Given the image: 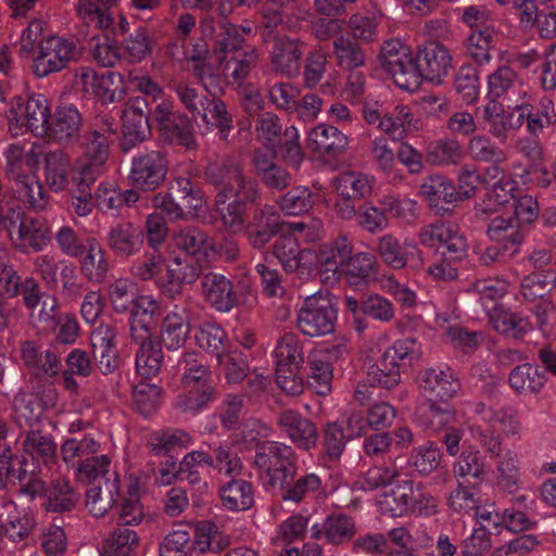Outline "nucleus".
<instances>
[{
  "mask_svg": "<svg viewBox=\"0 0 556 556\" xmlns=\"http://www.w3.org/2000/svg\"><path fill=\"white\" fill-rule=\"evenodd\" d=\"M251 466L268 485L281 491L283 502L307 503L323 493V479L317 473L296 475L298 455L286 443L263 444L257 448Z\"/></svg>",
  "mask_w": 556,
  "mask_h": 556,
  "instance_id": "f257e3e1",
  "label": "nucleus"
},
{
  "mask_svg": "<svg viewBox=\"0 0 556 556\" xmlns=\"http://www.w3.org/2000/svg\"><path fill=\"white\" fill-rule=\"evenodd\" d=\"M108 159V140L104 134L92 131L86 139L84 154L76 160L72 170V206L78 216H87L92 212L94 202L90 186L94 182L100 168Z\"/></svg>",
  "mask_w": 556,
  "mask_h": 556,
  "instance_id": "f03ea898",
  "label": "nucleus"
},
{
  "mask_svg": "<svg viewBox=\"0 0 556 556\" xmlns=\"http://www.w3.org/2000/svg\"><path fill=\"white\" fill-rule=\"evenodd\" d=\"M11 84H0V101L10 102L5 113L8 127L13 136L30 131L36 137L46 138L51 132V109L43 94H31L27 100L10 93Z\"/></svg>",
  "mask_w": 556,
  "mask_h": 556,
  "instance_id": "7ed1b4c3",
  "label": "nucleus"
},
{
  "mask_svg": "<svg viewBox=\"0 0 556 556\" xmlns=\"http://www.w3.org/2000/svg\"><path fill=\"white\" fill-rule=\"evenodd\" d=\"M131 273L138 279L154 280L163 293L174 298L180 292L182 283H191L197 279L199 268L188 265L180 257L165 260L161 254H150L138 260Z\"/></svg>",
  "mask_w": 556,
  "mask_h": 556,
  "instance_id": "20e7f679",
  "label": "nucleus"
},
{
  "mask_svg": "<svg viewBox=\"0 0 556 556\" xmlns=\"http://www.w3.org/2000/svg\"><path fill=\"white\" fill-rule=\"evenodd\" d=\"M420 356V344L407 337L396 340L387 348L380 359L368 367L367 379L370 384L393 389L401 381V368L410 365Z\"/></svg>",
  "mask_w": 556,
  "mask_h": 556,
  "instance_id": "39448f33",
  "label": "nucleus"
},
{
  "mask_svg": "<svg viewBox=\"0 0 556 556\" xmlns=\"http://www.w3.org/2000/svg\"><path fill=\"white\" fill-rule=\"evenodd\" d=\"M197 345L215 357L231 384L243 379L241 353L230 343L225 330L215 324H204L194 334Z\"/></svg>",
  "mask_w": 556,
  "mask_h": 556,
  "instance_id": "423d86ee",
  "label": "nucleus"
},
{
  "mask_svg": "<svg viewBox=\"0 0 556 556\" xmlns=\"http://www.w3.org/2000/svg\"><path fill=\"white\" fill-rule=\"evenodd\" d=\"M338 308L327 291L306 296L298 308L296 326L307 337H323L334 331Z\"/></svg>",
  "mask_w": 556,
  "mask_h": 556,
  "instance_id": "0eeeda50",
  "label": "nucleus"
},
{
  "mask_svg": "<svg viewBox=\"0 0 556 556\" xmlns=\"http://www.w3.org/2000/svg\"><path fill=\"white\" fill-rule=\"evenodd\" d=\"M79 55L80 50L74 41L60 36H49L38 45L37 55L31 65L33 72L39 78L47 77L63 70Z\"/></svg>",
  "mask_w": 556,
  "mask_h": 556,
  "instance_id": "6e6552de",
  "label": "nucleus"
},
{
  "mask_svg": "<svg viewBox=\"0 0 556 556\" xmlns=\"http://www.w3.org/2000/svg\"><path fill=\"white\" fill-rule=\"evenodd\" d=\"M8 220L9 237L17 249L24 252L39 251L48 243L50 231L42 218L12 211Z\"/></svg>",
  "mask_w": 556,
  "mask_h": 556,
  "instance_id": "1a4fd4ad",
  "label": "nucleus"
},
{
  "mask_svg": "<svg viewBox=\"0 0 556 556\" xmlns=\"http://www.w3.org/2000/svg\"><path fill=\"white\" fill-rule=\"evenodd\" d=\"M417 238L421 245L443 249L442 256L448 254L451 260H462L466 256V239L452 223L440 220L426 225L418 230Z\"/></svg>",
  "mask_w": 556,
  "mask_h": 556,
  "instance_id": "9d476101",
  "label": "nucleus"
},
{
  "mask_svg": "<svg viewBox=\"0 0 556 556\" xmlns=\"http://www.w3.org/2000/svg\"><path fill=\"white\" fill-rule=\"evenodd\" d=\"M351 253L352 240L345 235H339L331 244L314 251L313 265L317 267L323 283L332 285L339 280Z\"/></svg>",
  "mask_w": 556,
  "mask_h": 556,
  "instance_id": "9b49d317",
  "label": "nucleus"
},
{
  "mask_svg": "<svg viewBox=\"0 0 556 556\" xmlns=\"http://www.w3.org/2000/svg\"><path fill=\"white\" fill-rule=\"evenodd\" d=\"M420 389L432 401L447 402L460 390V382L448 366L426 368L419 374Z\"/></svg>",
  "mask_w": 556,
  "mask_h": 556,
  "instance_id": "f8f14e48",
  "label": "nucleus"
},
{
  "mask_svg": "<svg viewBox=\"0 0 556 556\" xmlns=\"http://www.w3.org/2000/svg\"><path fill=\"white\" fill-rule=\"evenodd\" d=\"M346 353L343 344H332L313 350L307 357L308 381L319 393L328 391L332 380V363Z\"/></svg>",
  "mask_w": 556,
  "mask_h": 556,
  "instance_id": "ddd939ff",
  "label": "nucleus"
},
{
  "mask_svg": "<svg viewBox=\"0 0 556 556\" xmlns=\"http://www.w3.org/2000/svg\"><path fill=\"white\" fill-rule=\"evenodd\" d=\"M56 447L49 435L31 430L23 441V460L21 470L24 475H35L41 465H49L55 459Z\"/></svg>",
  "mask_w": 556,
  "mask_h": 556,
  "instance_id": "4468645a",
  "label": "nucleus"
},
{
  "mask_svg": "<svg viewBox=\"0 0 556 556\" xmlns=\"http://www.w3.org/2000/svg\"><path fill=\"white\" fill-rule=\"evenodd\" d=\"M416 55L424 79L440 84L453 68L450 50L439 41L427 42L418 49Z\"/></svg>",
  "mask_w": 556,
  "mask_h": 556,
  "instance_id": "2eb2a0df",
  "label": "nucleus"
},
{
  "mask_svg": "<svg viewBox=\"0 0 556 556\" xmlns=\"http://www.w3.org/2000/svg\"><path fill=\"white\" fill-rule=\"evenodd\" d=\"M154 118L160 125L161 135L166 140L187 149L194 147V136L189 119L175 115L169 102L162 101L156 105Z\"/></svg>",
  "mask_w": 556,
  "mask_h": 556,
  "instance_id": "dca6fc26",
  "label": "nucleus"
},
{
  "mask_svg": "<svg viewBox=\"0 0 556 556\" xmlns=\"http://www.w3.org/2000/svg\"><path fill=\"white\" fill-rule=\"evenodd\" d=\"M277 425L299 448L308 451L317 442V429L305 416L294 409H283L277 417Z\"/></svg>",
  "mask_w": 556,
  "mask_h": 556,
  "instance_id": "f3484780",
  "label": "nucleus"
},
{
  "mask_svg": "<svg viewBox=\"0 0 556 556\" xmlns=\"http://www.w3.org/2000/svg\"><path fill=\"white\" fill-rule=\"evenodd\" d=\"M165 174V162L159 152L140 154L132 160L130 179L137 188L152 190L164 180Z\"/></svg>",
  "mask_w": 556,
  "mask_h": 556,
  "instance_id": "a211bd4d",
  "label": "nucleus"
},
{
  "mask_svg": "<svg viewBox=\"0 0 556 556\" xmlns=\"http://www.w3.org/2000/svg\"><path fill=\"white\" fill-rule=\"evenodd\" d=\"M146 108L144 99L135 98L127 102L123 111V146L125 150H129L136 143L144 140L149 134Z\"/></svg>",
  "mask_w": 556,
  "mask_h": 556,
  "instance_id": "6ab92c4d",
  "label": "nucleus"
},
{
  "mask_svg": "<svg viewBox=\"0 0 556 556\" xmlns=\"http://www.w3.org/2000/svg\"><path fill=\"white\" fill-rule=\"evenodd\" d=\"M486 235L491 241L501 245L503 254L511 257L519 252L525 240L523 229L513 217L496 216L491 219Z\"/></svg>",
  "mask_w": 556,
  "mask_h": 556,
  "instance_id": "aec40b11",
  "label": "nucleus"
},
{
  "mask_svg": "<svg viewBox=\"0 0 556 556\" xmlns=\"http://www.w3.org/2000/svg\"><path fill=\"white\" fill-rule=\"evenodd\" d=\"M273 254L287 273L309 269L314 263V251L311 249L300 250L293 236L278 237L273 245Z\"/></svg>",
  "mask_w": 556,
  "mask_h": 556,
  "instance_id": "412c9836",
  "label": "nucleus"
},
{
  "mask_svg": "<svg viewBox=\"0 0 556 556\" xmlns=\"http://www.w3.org/2000/svg\"><path fill=\"white\" fill-rule=\"evenodd\" d=\"M23 296L30 316L40 323L48 325L54 324L55 313L58 308V300L55 296L41 293L37 283L31 278H26L23 283Z\"/></svg>",
  "mask_w": 556,
  "mask_h": 556,
  "instance_id": "4be33fe9",
  "label": "nucleus"
},
{
  "mask_svg": "<svg viewBox=\"0 0 556 556\" xmlns=\"http://www.w3.org/2000/svg\"><path fill=\"white\" fill-rule=\"evenodd\" d=\"M174 244L197 263L211 261L217 255V249L210 237L195 228L184 229L174 237ZM199 266L198 264H193ZM200 269V267H198Z\"/></svg>",
  "mask_w": 556,
  "mask_h": 556,
  "instance_id": "5701e85b",
  "label": "nucleus"
},
{
  "mask_svg": "<svg viewBox=\"0 0 556 556\" xmlns=\"http://www.w3.org/2000/svg\"><path fill=\"white\" fill-rule=\"evenodd\" d=\"M308 144L314 152L333 157L343 154L349 138L332 125L318 124L309 131Z\"/></svg>",
  "mask_w": 556,
  "mask_h": 556,
  "instance_id": "b1692460",
  "label": "nucleus"
},
{
  "mask_svg": "<svg viewBox=\"0 0 556 556\" xmlns=\"http://www.w3.org/2000/svg\"><path fill=\"white\" fill-rule=\"evenodd\" d=\"M7 174L11 179L24 175L26 170H36L41 156L42 147L31 144L28 149L20 143L10 144L4 153Z\"/></svg>",
  "mask_w": 556,
  "mask_h": 556,
  "instance_id": "393cba45",
  "label": "nucleus"
},
{
  "mask_svg": "<svg viewBox=\"0 0 556 556\" xmlns=\"http://www.w3.org/2000/svg\"><path fill=\"white\" fill-rule=\"evenodd\" d=\"M160 304L150 295H140L134 300L130 315V330L134 339H149L156 324Z\"/></svg>",
  "mask_w": 556,
  "mask_h": 556,
  "instance_id": "a878e982",
  "label": "nucleus"
},
{
  "mask_svg": "<svg viewBox=\"0 0 556 556\" xmlns=\"http://www.w3.org/2000/svg\"><path fill=\"white\" fill-rule=\"evenodd\" d=\"M302 45L289 37L275 38L271 62L275 70L288 77L300 73Z\"/></svg>",
  "mask_w": 556,
  "mask_h": 556,
  "instance_id": "bb28decb",
  "label": "nucleus"
},
{
  "mask_svg": "<svg viewBox=\"0 0 556 556\" xmlns=\"http://www.w3.org/2000/svg\"><path fill=\"white\" fill-rule=\"evenodd\" d=\"M118 494V478L116 476L105 478L87 490L86 507L92 516L102 517L113 507Z\"/></svg>",
  "mask_w": 556,
  "mask_h": 556,
  "instance_id": "cd10ccee",
  "label": "nucleus"
},
{
  "mask_svg": "<svg viewBox=\"0 0 556 556\" xmlns=\"http://www.w3.org/2000/svg\"><path fill=\"white\" fill-rule=\"evenodd\" d=\"M455 420V410L447 402L429 400L416 409L415 421L425 431L439 432Z\"/></svg>",
  "mask_w": 556,
  "mask_h": 556,
  "instance_id": "c85d7f7f",
  "label": "nucleus"
},
{
  "mask_svg": "<svg viewBox=\"0 0 556 556\" xmlns=\"http://www.w3.org/2000/svg\"><path fill=\"white\" fill-rule=\"evenodd\" d=\"M45 161V181L54 192L65 190L72 179L73 166L70 159L60 150L45 151L41 156Z\"/></svg>",
  "mask_w": 556,
  "mask_h": 556,
  "instance_id": "c756f323",
  "label": "nucleus"
},
{
  "mask_svg": "<svg viewBox=\"0 0 556 556\" xmlns=\"http://www.w3.org/2000/svg\"><path fill=\"white\" fill-rule=\"evenodd\" d=\"M416 484L413 481H402L384 493L378 501L382 514L399 517L412 514Z\"/></svg>",
  "mask_w": 556,
  "mask_h": 556,
  "instance_id": "7c9ffc66",
  "label": "nucleus"
},
{
  "mask_svg": "<svg viewBox=\"0 0 556 556\" xmlns=\"http://www.w3.org/2000/svg\"><path fill=\"white\" fill-rule=\"evenodd\" d=\"M114 339V329L103 324L97 327L90 336L94 359L99 363L104 374L111 372L117 364Z\"/></svg>",
  "mask_w": 556,
  "mask_h": 556,
  "instance_id": "2f4dec72",
  "label": "nucleus"
},
{
  "mask_svg": "<svg viewBox=\"0 0 556 556\" xmlns=\"http://www.w3.org/2000/svg\"><path fill=\"white\" fill-rule=\"evenodd\" d=\"M397 459L399 457L389 458L380 465L370 467L356 478L353 483L354 490L369 492L391 484L401 475Z\"/></svg>",
  "mask_w": 556,
  "mask_h": 556,
  "instance_id": "473e14b6",
  "label": "nucleus"
},
{
  "mask_svg": "<svg viewBox=\"0 0 556 556\" xmlns=\"http://www.w3.org/2000/svg\"><path fill=\"white\" fill-rule=\"evenodd\" d=\"M277 216L271 207L264 206L254 210V215L245 227V236L253 248L261 249L277 233Z\"/></svg>",
  "mask_w": 556,
  "mask_h": 556,
  "instance_id": "72a5a7b5",
  "label": "nucleus"
},
{
  "mask_svg": "<svg viewBox=\"0 0 556 556\" xmlns=\"http://www.w3.org/2000/svg\"><path fill=\"white\" fill-rule=\"evenodd\" d=\"M216 205L224 226L235 233L241 231L243 204L240 190L225 187L217 194Z\"/></svg>",
  "mask_w": 556,
  "mask_h": 556,
  "instance_id": "f704fd0d",
  "label": "nucleus"
},
{
  "mask_svg": "<svg viewBox=\"0 0 556 556\" xmlns=\"http://www.w3.org/2000/svg\"><path fill=\"white\" fill-rule=\"evenodd\" d=\"M206 301L219 312H229L235 305L236 298L230 280L219 274H207L202 281Z\"/></svg>",
  "mask_w": 556,
  "mask_h": 556,
  "instance_id": "c9c22d12",
  "label": "nucleus"
},
{
  "mask_svg": "<svg viewBox=\"0 0 556 556\" xmlns=\"http://www.w3.org/2000/svg\"><path fill=\"white\" fill-rule=\"evenodd\" d=\"M332 186L339 197L362 200L371 194L374 178L362 172H343L333 178Z\"/></svg>",
  "mask_w": 556,
  "mask_h": 556,
  "instance_id": "e433bc0d",
  "label": "nucleus"
},
{
  "mask_svg": "<svg viewBox=\"0 0 556 556\" xmlns=\"http://www.w3.org/2000/svg\"><path fill=\"white\" fill-rule=\"evenodd\" d=\"M34 523L30 513L18 508L13 503L5 504L0 514V525L12 541H20L27 536L33 530Z\"/></svg>",
  "mask_w": 556,
  "mask_h": 556,
  "instance_id": "4c0bfd02",
  "label": "nucleus"
},
{
  "mask_svg": "<svg viewBox=\"0 0 556 556\" xmlns=\"http://www.w3.org/2000/svg\"><path fill=\"white\" fill-rule=\"evenodd\" d=\"M414 115L407 105H396L384 112V119L380 123V131L391 140H403L409 131L416 129Z\"/></svg>",
  "mask_w": 556,
  "mask_h": 556,
  "instance_id": "58836bf2",
  "label": "nucleus"
},
{
  "mask_svg": "<svg viewBox=\"0 0 556 556\" xmlns=\"http://www.w3.org/2000/svg\"><path fill=\"white\" fill-rule=\"evenodd\" d=\"M80 268L87 279L100 282L104 279L109 265L100 244L91 238L85 240V247L77 256Z\"/></svg>",
  "mask_w": 556,
  "mask_h": 556,
  "instance_id": "ea45409f",
  "label": "nucleus"
},
{
  "mask_svg": "<svg viewBox=\"0 0 556 556\" xmlns=\"http://www.w3.org/2000/svg\"><path fill=\"white\" fill-rule=\"evenodd\" d=\"M189 323L184 311H172L163 320L161 339L167 350L180 349L189 334Z\"/></svg>",
  "mask_w": 556,
  "mask_h": 556,
  "instance_id": "a19ab883",
  "label": "nucleus"
},
{
  "mask_svg": "<svg viewBox=\"0 0 556 556\" xmlns=\"http://www.w3.org/2000/svg\"><path fill=\"white\" fill-rule=\"evenodd\" d=\"M332 45L338 66L342 71H356L365 66V52L354 38L339 35L334 38Z\"/></svg>",
  "mask_w": 556,
  "mask_h": 556,
  "instance_id": "79ce46f5",
  "label": "nucleus"
},
{
  "mask_svg": "<svg viewBox=\"0 0 556 556\" xmlns=\"http://www.w3.org/2000/svg\"><path fill=\"white\" fill-rule=\"evenodd\" d=\"M193 547L204 553H218L229 545V538L224 534L217 525L201 521L194 526Z\"/></svg>",
  "mask_w": 556,
  "mask_h": 556,
  "instance_id": "37998d69",
  "label": "nucleus"
},
{
  "mask_svg": "<svg viewBox=\"0 0 556 556\" xmlns=\"http://www.w3.org/2000/svg\"><path fill=\"white\" fill-rule=\"evenodd\" d=\"M12 180L15 182L16 192L21 201L36 211H42L48 207L49 197L43 191V187L34 170L15 177Z\"/></svg>",
  "mask_w": 556,
  "mask_h": 556,
  "instance_id": "c03bdc74",
  "label": "nucleus"
},
{
  "mask_svg": "<svg viewBox=\"0 0 556 556\" xmlns=\"http://www.w3.org/2000/svg\"><path fill=\"white\" fill-rule=\"evenodd\" d=\"M508 381L517 393L529 394L539 392L544 387L546 379L539 367L525 363L511 370Z\"/></svg>",
  "mask_w": 556,
  "mask_h": 556,
  "instance_id": "a18cd8bd",
  "label": "nucleus"
},
{
  "mask_svg": "<svg viewBox=\"0 0 556 556\" xmlns=\"http://www.w3.org/2000/svg\"><path fill=\"white\" fill-rule=\"evenodd\" d=\"M200 111L195 113L202 117V122L206 130L217 128L223 137H226L231 128V118L223 102L206 98V100H199Z\"/></svg>",
  "mask_w": 556,
  "mask_h": 556,
  "instance_id": "49530a36",
  "label": "nucleus"
},
{
  "mask_svg": "<svg viewBox=\"0 0 556 556\" xmlns=\"http://www.w3.org/2000/svg\"><path fill=\"white\" fill-rule=\"evenodd\" d=\"M417 55L412 53L401 60L396 65L390 66L386 70L392 78L394 84L406 91H415L419 88L424 79L421 71H419Z\"/></svg>",
  "mask_w": 556,
  "mask_h": 556,
  "instance_id": "de8ad7c7",
  "label": "nucleus"
},
{
  "mask_svg": "<svg viewBox=\"0 0 556 556\" xmlns=\"http://www.w3.org/2000/svg\"><path fill=\"white\" fill-rule=\"evenodd\" d=\"M491 324L495 331L513 339H521L533 329L528 317L510 311L492 316Z\"/></svg>",
  "mask_w": 556,
  "mask_h": 556,
  "instance_id": "09e8293b",
  "label": "nucleus"
},
{
  "mask_svg": "<svg viewBox=\"0 0 556 556\" xmlns=\"http://www.w3.org/2000/svg\"><path fill=\"white\" fill-rule=\"evenodd\" d=\"M326 540L334 545L350 542L357 533L355 520L345 514H331L324 520Z\"/></svg>",
  "mask_w": 556,
  "mask_h": 556,
  "instance_id": "8fccbe9b",
  "label": "nucleus"
},
{
  "mask_svg": "<svg viewBox=\"0 0 556 556\" xmlns=\"http://www.w3.org/2000/svg\"><path fill=\"white\" fill-rule=\"evenodd\" d=\"M81 125L78 110L73 105H61L56 110L55 118L51 122V132L48 138L66 140L76 136Z\"/></svg>",
  "mask_w": 556,
  "mask_h": 556,
  "instance_id": "3c124183",
  "label": "nucleus"
},
{
  "mask_svg": "<svg viewBox=\"0 0 556 556\" xmlns=\"http://www.w3.org/2000/svg\"><path fill=\"white\" fill-rule=\"evenodd\" d=\"M140 349L136 356L137 372L143 378L156 376L161 368L163 353L157 343L149 339H136Z\"/></svg>",
  "mask_w": 556,
  "mask_h": 556,
  "instance_id": "603ef678",
  "label": "nucleus"
},
{
  "mask_svg": "<svg viewBox=\"0 0 556 556\" xmlns=\"http://www.w3.org/2000/svg\"><path fill=\"white\" fill-rule=\"evenodd\" d=\"M469 156L477 162L500 164L506 161L507 155L495 142L485 135H476L467 144Z\"/></svg>",
  "mask_w": 556,
  "mask_h": 556,
  "instance_id": "864d4df0",
  "label": "nucleus"
},
{
  "mask_svg": "<svg viewBox=\"0 0 556 556\" xmlns=\"http://www.w3.org/2000/svg\"><path fill=\"white\" fill-rule=\"evenodd\" d=\"M152 39L146 28L136 29L122 43V59L135 64L143 61L152 51Z\"/></svg>",
  "mask_w": 556,
  "mask_h": 556,
  "instance_id": "5fc2aeb1",
  "label": "nucleus"
},
{
  "mask_svg": "<svg viewBox=\"0 0 556 556\" xmlns=\"http://www.w3.org/2000/svg\"><path fill=\"white\" fill-rule=\"evenodd\" d=\"M419 192L431 202L442 200L446 203H453L460 200L454 184L440 175H433L426 179L421 184Z\"/></svg>",
  "mask_w": 556,
  "mask_h": 556,
  "instance_id": "6e6d98bb",
  "label": "nucleus"
},
{
  "mask_svg": "<svg viewBox=\"0 0 556 556\" xmlns=\"http://www.w3.org/2000/svg\"><path fill=\"white\" fill-rule=\"evenodd\" d=\"M214 394V387H184V392L177 396L175 405L181 412L198 414L207 407L208 403L213 401Z\"/></svg>",
  "mask_w": 556,
  "mask_h": 556,
  "instance_id": "4d7b16f0",
  "label": "nucleus"
},
{
  "mask_svg": "<svg viewBox=\"0 0 556 556\" xmlns=\"http://www.w3.org/2000/svg\"><path fill=\"white\" fill-rule=\"evenodd\" d=\"M138 542L139 539L135 531L118 528L104 540L101 553L104 556H129Z\"/></svg>",
  "mask_w": 556,
  "mask_h": 556,
  "instance_id": "13d9d810",
  "label": "nucleus"
},
{
  "mask_svg": "<svg viewBox=\"0 0 556 556\" xmlns=\"http://www.w3.org/2000/svg\"><path fill=\"white\" fill-rule=\"evenodd\" d=\"M181 363L184 364V387H214L212 384V375L210 369L197 359L195 353H185Z\"/></svg>",
  "mask_w": 556,
  "mask_h": 556,
  "instance_id": "bf43d9fd",
  "label": "nucleus"
},
{
  "mask_svg": "<svg viewBox=\"0 0 556 556\" xmlns=\"http://www.w3.org/2000/svg\"><path fill=\"white\" fill-rule=\"evenodd\" d=\"M274 355L276 365H302L304 353L300 338L292 332L282 334L276 344Z\"/></svg>",
  "mask_w": 556,
  "mask_h": 556,
  "instance_id": "052dcab7",
  "label": "nucleus"
},
{
  "mask_svg": "<svg viewBox=\"0 0 556 556\" xmlns=\"http://www.w3.org/2000/svg\"><path fill=\"white\" fill-rule=\"evenodd\" d=\"M498 457V484L505 491L514 493L518 490L520 481L518 455L516 452L507 450L503 455H500Z\"/></svg>",
  "mask_w": 556,
  "mask_h": 556,
  "instance_id": "680f3d73",
  "label": "nucleus"
},
{
  "mask_svg": "<svg viewBox=\"0 0 556 556\" xmlns=\"http://www.w3.org/2000/svg\"><path fill=\"white\" fill-rule=\"evenodd\" d=\"M190 443V435L178 429L160 430L152 433L149 439V446L156 455L165 454L176 448L187 447Z\"/></svg>",
  "mask_w": 556,
  "mask_h": 556,
  "instance_id": "e2e57ef3",
  "label": "nucleus"
},
{
  "mask_svg": "<svg viewBox=\"0 0 556 556\" xmlns=\"http://www.w3.org/2000/svg\"><path fill=\"white\" fill-rule=\"evenodd\" d=\"M142 242L140 231L130 224L118 225L110 235L112 249L121 255L136 252Z\"/></svg>",
  "mask_w": 556,
  "mask_h": 556,
  "instance_id": "0e129e2a",
  "label": "nucleus"
},
{
  "mask_svg": "<svg viewBox=\"0 0 556 556\" xmlns=\"http://www.w3.org/2000/svg\"><path fill=\"white\" fill-rule=\"evenodd\" d=\"M495 38L494 29L484 27L473 30L467 38V52L479 64H488L491 61L490 49Z\"/></svg>",
  "mask_w": 556,
  "mask_h": 556,
  "instance_id": "69168bd1",
  "label": "nucleus"
},
{
  "mask_svg": "<svg viewBox=\"0 0 556 556\" xmlns=\"http://www.w3.org/2000/svg\"><path fill=\"white\" fill-rule=\"evenodd\" d=\"M464 156L460 143L453 139H442L430 146L427 159L437 165H456Z\"/></svg>",
  "mask_w": 556,
  "mask_h": 556,
  "instance_id": "338daca9",
  "label": "nucleus"
},
{
  "mask_svg": "<svg viewBox=\"0 0 556 556\" xmlns=\"http://www.w3.org/2000/svg\"><path fill=\"white\" fill-rule=\"evenodd\" d=\"M519 84L518 75L509 66H500L488 77V96L491 99L506 97Z\"/></svg>",
  "mask_w": 556,
  "mask_h": 556,
  "instance_id": "774afa93",
  "label": "nucleus"
}]
</instances>
